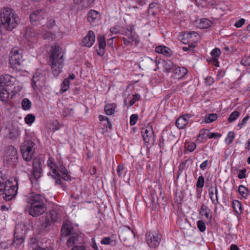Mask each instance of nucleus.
Returning <instances> with one entry per match:
<instances>
[{
  "label": "nucleus",
  "mask_w": 250,
  "mask_h": 250,
  "mask_svg": "<svg viewBox=\"0 0 250 250\" xmlns=\"http://www.w3.org/2000/svg\"><path fill=\"white\" fill-rule=\"evenodd\" d=\"M196 146V144L195 143H192L188 146L187 149L190 152H192L195 149Z\"/></svg>",
  "instance_id": "61"
},
{
  "label": "nucleus",
  "mask_w": 250,
  "mask_h": 250,
  "mask_svg": "<svg viewBox=\"0 0 250 250\" xmlns=\"http://www.w3.org/2000/svg\"><path fill=\"white\" fill-rule=\"evenodd\" d=\"M47 163L48 167H50L51 176L55 179L56 184L62 185V187H63L61 179V175L58 172L59 170L61 173L62 179L66 181L70 180V176L68 174L67 169L63 166L57 165L54 159L51 157H49Z\"/></svg>",
  "instance_id": "3"
},
{
  "label": "nucleus",
  "mask_w": 250,
  "mask_h": 250,
  "mask_svg": "<svg viewBox=\"0 0 250 250\" xmlns=\"http://www.w3.org/2000/svg\"><path fill=\"white\" fill-rule=\"evenodd\" d=\"M133 234V231L128 227L127 229H125L121 232V236L123 237L126 235V236H131Z\"/></svg>",
  "instance_id": "41"
},
{
  "label": "nucleus",
  "mask_w": 250,
  "mask_h": 250,
  "mask_svg": "<svg viewBox=\"0 0 250 250\" xmlns=\"http://www.w3.org/2000/svg\"><path fill=\"white\" fill-rule=\"evenodd\" d=\"M155 51L160 54H162L166 57H169L171 55V50L165 46H158L155 48Z\"/></svg>",
  "instance_id": "23"
},
{
  "label": "nucleus",
  "mask_w": 250,
  "mask_h": 250,
  "mask_svg": "<svg viewBox=\"0 0 250 250\" xmlns=\"http://www.w3.org/2000/svg\"><path fill=\"white\" fill-rule=\"evenodd\" d=\"M247 171V169L245 168H244L242 169H240L239 171V174L238 175V177L240 179H244L246 177V172Z\"/></svg>",
  "instance_id": "51"
},
{
  "label": "nucleus",
  "mask_w": 250,
  "mask_h": 250,
  "mask_svg": "<svg viewBox=\"0 0 250 250\" xmlns=\"http://www.w3.org/2000/svg\"><path fill=\"white\" fill-rule=\"evenodd\" d=\"M60 218V215L58 214L57 211L55 210H50L48 213H47L45 224V227H47L50 225L52 223L57 222L59 219Z\"/></svg>",
  "instance_id": "14"
},
{
  "label": "nucleus",
  "mask_w": 250,
  "mask_h": 250,
  "mask_svg": "<svg viewBox=\"0 0 250 250\" xmlns=\"http://www.w3.org/2000/svg\"><path fill=\"white\" fill-rule=\"evenodd\" d=\"M33 170L30 178L32 184H36L42 175V169L41 161L39 159H34L33 162Z\"/></svg>",
  "instance_id": "7"
},
{
  "label": "nucleus",
  "mask_w": 250,
  "mask_h": 250,
  "mask_svg": "<svg viewBox=\"0 0 250 250\" xmlns=\"http://www.w3.org/2000/svg\"><path fill=\"white\" fill-rule=\"evenodd\" d=\"M140 99V95L138 94H135L133 95L132 99L129 102L130 105H132L135 103Z\"/></svg>",
  "instance_id": "48"
},
{
  "label": "nucleus",
  "mask_w": 250,
  "mask_h": 250,
  "mask_svg": "<svg viewBox=\"0 0 250 250\" xmlns=\"http://www.w3.org/2000/svg\"><path fill=\"white\" fill-rule=\"evenodd\" d=\"M232 206L235 212L237 214H241L242 211V206L241 202L237 200H233L232 201Z\"/></svg>",
  "instance_id": "28"
},
{
  "label": "nucleus",
  "mask_w": 250,
  "mask_h": 250,
  "mask_svg": "<svg viewBox=\"0 0 250 250\" xmlns=\"http://www.w3.org/2000/svg\"><path fill=\"white\" fill-rule=\"evenodd\" d=\"M116 106L115 104H108L104 106V110L107 115H111L114 113Z\"/></svg>",
  "instance_id": "30"
},
{
  "label": "nucleus",
  "mask_w": 250,
  "mask_h": 250,
  "mask_svg": "<svg viewBox=\"0 0 250 250\" xmlns=\"http://www.w3.org/2000/svg\"><path fill=\"white\" fill-rule=\"evenodd\" d=\"M240 112L238 111H234L229 115L228 121L229 123H232L235 121L237 118L239 116Z\"/></svg>",
  "instance_id": "36"
},
{
  "label": "nucleus",
  "mask_w": 250,
  "mask_h": 250,
  "mask_svg": "<svg viewBox=\"0 0 250 250\" xmlns=\"http://www.w3.org/2000/svg\"><path fill=\"white\" fill-rule=\"evenodd\" d=\"M235 133L234 132L230 131L229 132L227 137L226 138V142L228 145H230L232 143L235 138Z\"/></svg>",
  "instance_id": "38"
},
{
  "label": "nucleus",
  "mask_w": 250,
  "mask_h": 250,
  "mask_svg": "<svg viewBox=\"0 0 250 250\" xmlns=\"http://www.w3.org/2000/svg\"><path fill=\"white\" fill-rule=\"evenodd\" d=\"M10 181L7 180L6 175L0 171V193H1L2 190L4 188L6 183L10 182Z\"/></svg>",
  "instance_id": "32"
},
{
  "label": "nucleus",
  "mask_w": 250,
  "mask_h": 250,
  "mask_svg": "<svg viewBox=\"0 0 250 250\" xmlns=\"http://www.w3.org/2000/svg\"><path fill=\"white\" fill-rule=\"evenodd\" d=\"M21 106L24 110H28L31 106V102L26 98H24L21 102Z\"/></svg>",
  "instance_id": "37"
},
{
  "label": "nucleus",
  "mask_w": 250,
  "mask_h": 250,
  "mask_svg": "<svg viewBox=\"0 0 250 250\" xmlns=\"http://www.w3.org/2000/svg\"><path fill=\"white\" fill-rule=\"evenodd\" d=\"M238 192L244 199L247 198L249 192L248 189L246 187L243 185L239 186L238 188Z\"/></svg>",
  "instance_id": "33"
},
{
  "label": "nucleus",
  "mask_w": 250,
  "mask_h": 250,
  "mask_svg": "<svg viewBox=\"0 0 250 250\" xmlns=\"http://www.w3.org/2000/svg\"><path fill=\"white\" fill-rule=\"evenodd\" d=\"M208 132V130L207 129H203L201 130L198 134V138L201 139H203L205 138V136L207 132Z\"/></svg>",
  "instance_id": "52"
},
{
  "label": "nucleus",
  "mask_w": 250,
  "mask_h": 250,
  "mask_svg": "<svg viewBox=\"0 0 250 250\" xmlns=\"http://www.w3.org/2000/svg\"><path fill=\"white\" fill-rule=\"evenodd\" d=\"M218 116L216 114L211 113L205 116L203 118L202 122L205 123H210L217 119Z\"/></svg>",
  "instance_id": "31"
},
{
  "label": "nucleus",
  "mask_w": 250,
  "mask_h": 250,
  "mask_svg": "<svg viewBox=\"0 0 250 250\" xmlns=\"http://www.w3.org/2000/svg\"><path fill=\"white\" fill-rule=\"evenodd\" d=\"M74 113V110L71 107H64L63 110L62 115L63 116H68L73 115Z\"/></svg>",
  "instance_id": "40"
},
{
  "label": "nucleus",
  "mask_w": 250,
  "mask_h": 250,
  "mask_svg": "<svg viewBox=\"0 0 250 250\" xmlns=\"http://www.w3.org/2000/svg\"><path fill=\"white\" fill-rule=\"evenodd\" d=\"M98 55H99L100 56H102L104 55V48H99V49L97 51Z\"/></svg>",
  "instance_id": "62"
},
{
  "label": "nucleus",
  "mask_w": 250,
  "mask_h": 250,
  "mask_svg": "<svg viewBox=\"0 0 250 250\" xmlns=\"http://www.w3.org/2000/svg\"><path fill=\"white\" fill-rule=\"evenodd\" d=\"M197 228L201 232H204L206 229L204 222L202 220H199L197 222Z\"/></svg>",
  "instance_id": "44"
},
{
  "label": "nucleus",
  "mask_w": 250,
  "mask_h": 250,
  "mask_svg": "<svg viewBox=\"0 0 250 250\" xmlns=\"http://www.w3.org/2000/svg\"><path fill=\"white\" fill-rule=\"evenodd\" d=\"M146 241L150 248H156L161 242V235L157 232H148L146 233Z\"/></svg>",
  "instance_id": "10"
},
{
  "label": "nucleus",
  "mask_w": 250,
  "mask_h": 250,
  "mask_svg": "<svg viewBox=\"0 0 250 250\" xmlns=\"http://www.w3.org/2000/svg\"><path fill=\"white\" fill-rule=\"evenodd\" d=\"M209 165V162L208 160H205L204 161L200 166V168L202 170H204L205 169L207 168V167Z\"/></svg>",
  "instance_id": "57"
},
{
  "label": "nucleus",
  "mask_w": 250,
  "mask_h": 250,
  "mask_svg": "<svg viewBox=\"0 0 250 250\" xmlns=\"http://www.w3.org/2000/svg\"><path fill=\"white\" fill-rule=\"evenodd\" d=\"M124 169V166L123 164H120L117 168V172L119 177H121L123 174V171Z\"/></svg>",
  "instance_id": "53"
},
{
  "label": "nucleus",
  "mask_w": 250,
  "mask_h": 250,
  "mask_svg": "<svg viewBox=\"0 0 250 250\" xmlns=\"http://www.w3.org/2000/svg\"><path fill=\"white\" fill-rule=\"evenodd\" d=\"M173 63L170 60H167L164 62V67L166 70L167 72H170L173 67Z\"/></svg>",
  "instance_id": "35"
},
{
  "label": "nucleus",
  "mask_w": 250,
  "mask_h": 250,
  "mask_svg": "<svg viewBox=\"0 0 250 250\" xmlns=\"http://www.w3.org/2000/svg\"><path fill=\"white\" fill-rule=\"evenodd\" d=\"M221 135L220 133H214V132H209L207 134V136L211 139V138H220L221 137Z\"/></svg>",
  "instance_id": "49"
},
{
  "label": "nucleus",
  "mask_w": 250,
  "mask_h": 250,
  "mask_svg": "<svg viewBox=\"0 0 250 250\" xmlns=\"http://www.w3.org/2000/svg\"><path fill=\"white\" fill-rule=\"evenodd\" d=\"M205 179L203 176H200L196 183V187L198 188H202L204 186Z\"/></svg>",
  "instance_id": "42"
},
{
  "label": "nucleus",
  "mask_w": 250,
  "mask_h": 250,
  "mask_svg": "<svg viewBox=\"0 0 250 250\" xmlns=\"http://www.w3.org/2000/svg\"><path fill=\"white\" fill-rule=\"evenodd\" d=\"M4 157L7 162L13 163H16L18 160L17 149L13 146H8L5 149Z\"/></svg>",
  "instance_id": "12"
},
{
  "label": "nucleus",
  "mask_w": 250,
  "mask_h": 250,
  "mask_svg": "<svg viewBox=\"0 0 250 250\" xmlns=\"http://www.w3.org/2000/svg\"><path fill=\"white\" fill-rule=\"evenodd\" d=\"M128 31H129V33L127 36V38L132 42H135V46H137L139 42V37L137 34L134 32V26L133 25H130L129 28H126Z\"/></svg>",
  "instance_id": "19"
},
{
  "label": "nucleus",
  "mask_w": 250,
  "mask_h": 250,
  "mask_svg": "<svg viewBox=\"0 0 250 250\" xmlns=\"http://www.w3.org/2000/svg\"><path fill=\"white\" fill-rule=\"evenodd\" d=\"M51 128H50V129L54 131L58 130L60 128V124L57 121L53 122L51 124Z\"/></svg>",
  "instance_id": "55"
},
{
  "label": "nucleus",
  "mask_w": 250,
  "mask_h": 250,
  "mask_svg": "<svg viewBox=\"0 0 250 250\" xmlns=\"http://www.w3.org/2000/svg\"><path fill=\"white\" fill-rule=\"evenodd\" d=\"M183 36L186 38L188 42H195L198 39V34L195 32H184Z\"/></svg>",
  "instance_id": "25"
},
{
  "label": "nucleus",
  "mask_w": 250,
  "mask_h": 250,
  "mask_svg": "<svg viewBox=\"0 0 250 250\" xmlns=\"http://www.w3.org/2000/svg\"><path fill=\"white\" fill-rule=\"evenodd\" d=\"M191 117L189 114H185L179 117L176 122V125L179 129L184 128L188 124V120Z\"/></svg>",
  "instance_id": "18"
},
{
  "label": "nucleus",
  "mask_w": 250,
  "mask_h": 250,
  "mask_svg": "<svg viewBox=\"0 0 250 250\" xmlns=\"http://www.w3.org/2000/svg\"><path fill=\"white\" fill-rule=\"evenodd\" d=\"M23 241H24V240L22 237H20V238L15 237L13 244L15 245L16 244L17 245H21V244H22V243L23 242Z\"/></svg>",
  "instance_id": "56"
},
{
  "label": "nucleus",
  "mask_w": 250,
  "mask_h": 250,
  "mask_svg": "<svg viewBox=\"0 0 250 250\" xmlns=\"http://www.w3.org/2000/svg\"><path fill=\"white\" fill-rule=\"evenodd\" d=\"M0 20L1 26L7 31H11L20 23L21 19L15 11L9 6L1 8Z\"/></svg>",
  "instance_id": "2"
},
{
  "label": "nucleus",
  "mask_w": 250,
  "mask_h": 250,
  "mask_svg": "<svg viewBox=\"0 0 250 250\" xmlns=\"http://www.w3.org/2000/svg\"><path fill=\"white\" fill-rule=\"evenodd\" d=\"M35 120V117L31 114H28L24 118L26 124L31 125Z\"/></svg>",
  "instance_id": "39"
},
{
  "label": "nucleus",
  "mask_w": 250,
  "mask_h": 250,
  "mask_svg": "<svg viewBox=\"0 0 250 250\" xmlns=\"http://www.w3.org/2000/svg\"><path fill=\"white\" fill-rule=\"evenodd\" d=\"M197 25L201 29L208 28L211 24V22L208 19H203L196 21Z\"/></svg>",
  "instance_id": "24"
},
{
  "label": "nucleus",
  "mask_w": 250,
  "mask_h": 250,
  "mask_svg": "<svg viewBox=\"0 0 250 250\" xmlns=\"http://www.w3.org/2000/svg\"><path fill=\"white\" fill-rule=\"evenodd\" d=\"M122 40L125 46L131 45L132 44V42L128 38L123 37L122 38Z\"/></svg>",
  "instance_id": "60"
},
{
  "label": "nucleus",
  "mask_w": 250,
  "mask_h": 250,
  "mask_svg": "<svg viewBox=\"0 0 250 250\" xmlns=\"http://www.w3.org/2000/svg\"><path fill=\"white\" fill-rule=\"evenodd\" d=\"M138 119V115L137 114H132L130 117V125L132 126L136 124Z\"/></svg>",
  "instance_id": "46"
},
{
  "label": "nucleus",
  "mask_w": 250,
  "mask_h": 250,
  "mask_svg": "<svg viewBox=\"0 0 250 250\" xmlns=\"http://www.w3.org/2000/svg\"><path fill=\"white\" fill-rule=\"evenodd\" d=\"M22 51L17 47L13 48L9 54V62L12 65H20L22 62Z\"/></svg>",
  "instance_id": "8"
},
{
  "label": "nucleus",
  "mask_w": 250,
  "mask_h": 250,
  "mask_svg": "<svg viewBox=\"0 0 250 250\" xmlns=\"http://www.w3.org/2000/svg\"><path fill=\"white\" fill-rule=\"evenodd\" d=\"M21 135V131L18 127L11 128L9 133V138L11 139H16Z\"/></svg>",
  "instance_id": "27"
},
{
  "label": "nucleus",
  "mask_w": 250,
  "mask_h": 250,
  "mask_svg": "<svg viewBox=\"0 0 250 250\" xmlns=\"http://www.w3.org/2000/svg\"><path fill=\"white\" fill-rule=\"evenodd\" d=\"M8 90H10L6 87L0 85V99L1 101L6 102L9 97V92Z\"/></svg>",
  "instance_id": "26"
},
{
  "label": "nucleus",
  "mask_w": 250,
  "mask_h": 250,
  "mask_svg": "<svg viewBox=\"0 0 250 250\" xmlns=\"http://www.w3.org/2000/svg\"><path fill=\"white\" fill-rule=\"evenodd\" d=\"M14 182L15 184L11 181L6 183L4 188L2 190L1 193H0V196H2L5 200L9 201L12 199L17 193L18 183L17 178L14 179Z\"/></svg>",
  "instance_id": "6"
},
{
  "label": "nucleus",
  "mask_w": 250,
  "mask_h": 250,
  "mask_svg": "<svg viewBox=\"0 0 250 250\" xmlns=\"http://www.w3.org/2000/svg\"><path fill=\"white\" fill-rule=\"evenodd\" d=\"M188 71L184 67H178L175 68L174 76L175 78L180 79L183 78L188 73Z\"/></svg>",
  "instance_id": "21"
},
{
  "label": "nucleus",
  "mask_w": 250,
  "mask_h": 250,
  "mask_svg": "<svg viewBox=\"0 0 250 250\" xmlns=\"http://www.w3.org/2000/svg\"><path fill=\"white\" fill-rule=\"evenodd\" d=\"M141 133L144 141L146 144H154L155 142L154 134L152 125L150 124L143 127L141 130Z\"/></svg>",
  "instance_id": "9"
},
{
  "label": "nucleus",
  "mask_w": 250,
  "mask_h": 250,
  "mask_svg": "<svg viewBox=\"0 0 250 250\" xmlns=\"http://www.w3.org/2000/svg\"><path fill=\"white\" fill-rule=\"evenodd\" d=\"M35 143L29 136H26L21 146V153L24 160L27 162L31 161L35 150Z\"/></svg>",
  "instance_id": "5"
},
{
  "label": "nucleus",
  "mask_w": 250,
  "mask_h": 250,
  "mask_svg": "<svg viewBox=\"0 0 250 250\" xmlns=\"http://www.w3.org/2000/svg\"><path fill=\"white\" fill-rule=\"evenodd\" d=\"M62 54L61 49L59 46L52 48L50 55V60L48 63L51 65L52 73L55 76L60 73L63 65V55Z\"/></svg>",
  "instance_id": "4"
},
{
  "label": "nucleus",
  "mask_w": 250,
  "mask_h": 250,
  "mask_svg": "<svg viewBox=\"0 0 250 250\" xmlns=\"http://www.w3.org/2000/svg\"><path fill=\"white\" fill-rule=\"evenodd\" d=\"M55 25V21L54 19H49L47 20L46 25H43V27H46L48 29L52 28Z\"/></svg>",
  "instance_id": "45"
},
{
  "label": "nucleus",
  "mask_w": 250,
  "mask_h": 250,
  "mask_svg": "<svg viewBox=\"0 0 250 250\" xmlns=\"http://www.w3.org/2000/svg\"><path fill=\"white\" fill-rule=\"evenodd\" d=\"M245 21L244 19H241L235 23L234 25L237 28L241 27L244 24Z\"/></svg>",
  "instance_id": "58"
},
{
  "label": "nucleus",
  "mask_w": 250,
  "mask_h": 250,
  "mask_svg": "<svg viewBox=\"0 0 250 250\" xmlns=\"http://www.w3.org/2000/svg\"><path fill=\"white\" fill-rule=\"evenodd\" d=\"M110 238L109 237H104L101 241V243L102 244L104 245H108L110 243Z\"/></svg>",
  "instance_id": "59"
},
{
  "label": "nucleus",
  "mask_w": 250,
  "mask_h": 250,
  "mask_svg": "<svg viewBox=\"0 0 250 250\" xmlns=\"http://www.w3.org/2000/svg\"><path fill=\"white\" fill-rule=\"evenodd\" d=\"M45 16L42 9H37L30 14V22L33 25H38L42 23L41 21L45 19Z\"/></svg>",
  "instance_id": "11"
},
{
  "label": "nucleus",
  "mask_w": 250,
  "mask_h": 250,
  "mask_svg": "<svg viewBox=\"0 0 250 250\" xmlns=\"http://www.w3.org/2000/svg\"><path fill=\"white\" fill-rule=\"evenodd\" d=\"M38 81H39L38 75L37 74L34 75L33 77L32 82V86L34 88H35V87H37V84H38Z\"/></svg>",
  "instance_id": "54"
},
{
  "label": "nucleus",
  "mask_w": 250,
  "mask_h": 250,
  "mask_svg": "<svg viewBox=\"0 0 250 250\" xmlns=\"http://www.w3.org/2000/svg\"><path fill=\"white\" fill-rule=\"evenodd\" d=\"M92 248L94 249V250H99L97 244L96 243L95 240L94 238L92 239Z\"/></svg>",
  "instance_id": "64"
},
{
  "label": "nucleus",
  "mask_w": 250,
  "mask_h": 250,
  "mask_svg": "<svg viewBox=\"0 0 250 250\" xmlns=\"http://www.w3.org/2000/svg\"><path fill=\"white\" fill-rule=\"evenodd\" d=\"M38 34L35 32V30L32 28H29L27 30L26 34V38L30 42H34L36 41L37 39Z\"/></svg>",
  "instance_id": "22"
},
{
  "label": "nucleus",
  "mask_w": 250,
  "mask_h": 250,
  "mask_svg": "<svg viewBox=\"0 0 250 250\" xmlns=\"http://www.w3.org/2000/svg\"><path fill=\"white\" fill-rule=\"evenodd\" d=\"M70 237L67 241L68 247H72L74 244L77 243L79 239V235L77 233H74L70 235Z\"/></svg>",
  "instance_id": "29"
},
{
  "label": "nucleus",
  "mask_w": 250,
  "mask_h": 250,
  "mask_svg": "<svg viewBox=\"0 0 250 250\" xmlns=\"http://www.w3.org/2000/svg\"><path fill=\"white\" fill-rule=\"evenodd\" d=\"M220 50L217 48L213 49L210 53L211 55L214 58L219 57L220 55Z\"/></svg>",
  "instance_id": "47"
},
{
  "label": "nucleus",
  "mask_w": 250,
  "mask_h": 250,
  "mask_svg": "<svg viewBox=\"0 0 250 250\" xmlns=\"http://www.w3.org/2000/svg\"><path fill=\"white\" fill-rule=\"evenodd\" d=\"M97 41L99 47L100 48H105L106 46L105 37L103 36L99 35L97 37Z\"/></svg>",
  "instance_id": "34"
},
{
  "label": "nucleus",
  "mask_w": 250,
  "mask_h": 250,
  "mask_svg": "<svg viewBox=\"0 0 250 250\" xmlns=\"http://www.w3.org/2000/svg\"><path fill=\"white\" fill-rule=\"evenodd\" d=\"M30 204L29 213L33 217H38L43 214L47 210V204L45 198L40 194L30 193L26 199Z\"/></svg>",
  "instance_id": "1"
},
{
  "label": "nucleus",
  "mask_w": 250,
  "mask_h": 250,
  "mask_svg": "<svg viewBox=\"0 0 250 250\" xmlns=\"http://www.w3.org/2000/svg\"><path fill=\"white\" fill-rule=\"evenodd\" d=\"M249 118H250L249 116L247 115L246 117H245L243 119L242 121L238 124V126L240 128H241L243 125H246V124L247 123L248 120H249Z\"/></svg>",
  "instance_id": "50"
},
{
  "label": "nucleus",
  "mask_w": 250,
  "mask_h": 250,
  "mask_svg": "<svg viewBox=\"0 0 250 250\" xmlns=\"http://www.w3.org/2000/svg\"><path fill=\"white\" fill-rule=\"evenodd\" d=\"M208 194L213 205H217L219 204L218 189L216 186L214 188L211 186L209 188Z\"/></svg>",
  "instance_id": "17"
},
{
  "label": "nucleus",
  "mask_w": 250,
  "mask_h": 250,
  "mask_svg": "<svg viewBox=\"0 0 250 250\" xmlns=\"http://www.w3.org/2000/svg\"><path fill=\"white\" fill-rule=\"evenodd\" d=\"M100 13L94 10H91L87 15V20L93 25L96 24L100 19Z\"/></svg>",
  "instance_id": "20"
},
{
  "label": "nucleus",
  "mask_w": 250,
  "mask_h": 250,
  "mask_svg": "<svg viewBox=\"0 0 250 250\" xmlns=\"http://www.w3.org/2000/svg\"><path fill=\"white\" fill-rule=\"evenodd\" d=\"M16 81L15 77L8 74L2 75L0 76V85L5 87L14 85Z\"/></svg>",
  "instance_id": "13"
},
{
  "label": "nucleus",
  "mask_w": 250,
  "mask_h": 250,
  "mask_svg": "<svg viewBox=\"0 0 250 250\" xmlns=\"http://www.w3.org/2000/svg\"><path fill=\"white\" fill-rule=\"evenodd\" d=\"M69 83L68 82L67 79H64L61 85V91L62 92H65L67 90H68L69 87Z\"/></svg>",
  "instance_id": "43"
},
{
  "label": "nucleus",
  "mask_w": 250,
  "mask_h": 250,
  "mask_svg": "<svg viewBox=\"0 0 250 250\" xmlns=\"http://www.w3.org/2000/svg\"><path fill=\"white\" fill-rule=\"evenodd\" d=\"M33 250H53L51 248L46 247L45 248H42L40 246H38Z\"/></svg>",
  "instance_id": "63"
},
{
  "label": "nucleus",
  "mask_w": 250,
  "mask_h": 250,
  "mask_svg": "<svg viewBox=\"0 0 250 250\" xmlns=\"http://www.w3.org/2000/svg\"><path fill=\"white\" fill-rule=\"evenodd\" d=\"M61 233L62 235L64 236H67L75 233L73 227L69 221H65L63 222L62 227Z\"/></svg>",
  "instance_id": "15"
},
{
  "label": "nucleus",
  "mask_w": 250,
  "mask_h": 250,
  "mask_svg": "<svg viewBox=\"0 0 250 250\" xmlns=\"http://www.w3.org/2000/svg\"><path fill=\"white\" fill-rule=\"evenodd\" d=\"M95 41V35L93 31H89L87 35L83 38L82 43L83 46L90 47H91Z\"/></svg>",
  "instance_id": "16"
}]
</instances>
